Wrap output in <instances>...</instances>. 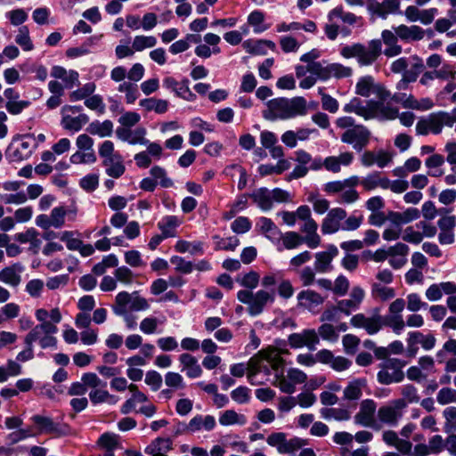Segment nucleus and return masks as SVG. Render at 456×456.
Listing matches in <instances>:
<instances>
[{
	"mask_svg": "<svg viewBox=\"0 0 456 456\" xmlns=\"http://www.w3.org/2000/svg\"><path fill=\"white\" fill-rule=\"evenodd\" d=\"M266 106L267 109L263 111V117L271 121L291 119L305 116L308 112L307 102L302 96L274 98L270 100Z\"/></svg>",
	"mask_w": 456,
	"mask_h": 456,
	"instance_id": "f257e3e1",
	"label": "nucleus"
},
{
	"mask_svg": "<svg viewBox=\"0 0 456 456\" xmlns=\"http://www.w3.org/2000/svg\"><path fill=\"white\" fill-rule=\"evenodd\" d=\"M382 52V44L379 39H373L365 46L356 43L342 47L340 53L344 58H356L359 65L370 66L376 61Z\"/></svg>",
	"mask_w": 456,
	"mask_h": 456,
	"instance_id": "f03ea898",
	"label": "nucleus"
},
{
	"mask_svg": "<svg viewBox=\"0 0 456 456\" xmlns=\"http://www.w3.org/2000/svg\"><path fill=\"white\" fill-rule=\"evenodd\" d=\"M99 156L102 159L105 173L115 179L122 176L126 171L123 157L115 151L111 141H104L99 146Z\"/></svg>",
	"mask_w": 456,
	"mask_h": 456,
	"instance_id": "7ed1b4c3",
	"label": "nucleus"
},
{
	"mask_svg": "<svg viewBox=\"0 0 456 456\" xmlns=\"http://www.w3.org/2000/svg\"><path fill=\"white\" fill-rule=\"evenodd\" d=\"M240 302L248 305V312L250 315L260 314L268 303L275 299L274 292L260 289L256 293L248 289H241L237 293Z\"/></svg>",
	"mask_w": 456,
	"mask_h": 456,
	"instance_id": "20e7f679",
	"label": "nucleus"
},
{
	"mask_svg": "<svg viewBox=\"0 0 456 456\" xmlns=\"http://www.w3.org/2000/svg\"><path fill=\"white\" fill-rule=\"evenodd\" d=\"M112 308L115 314H125L126 309L136 312L146 311L150 308V304L137 291L133 293L122 291L116 296Z\"/></svg>",
	"mask_w": 456,
	"mask_h": 456,
	"instance_id": "39448f33",
	"label": "nucleus"
},
{
	"mask_svg": "<svg viewBox=\"0 0 456 456\" xmlns=\"http://www.w3.org/2000/svg\"><path fill=\"white\" fill-rule=\"evenodd\" d=\"M297 218L303 221L300 231L305 234V243L310 248H316L321 244V237L317 233L318 224L312 217L311 209L306 205L297 208Z\"/></svg>",
	"mask_w": 456,
	"mask_h": 456,
	"instance_id": "423d86ee",
	"label": "nucleus"
},
{
	"mask_svg": "<svg viewBox=\"0 0 456 456\" xmlns=\"http://www.w3.org/2000/svg\"><path fill=\"white\" fill-rule=\"evenodd\" d=\"M405 362L397 358H389L379 364V371L377 374L378 381L382 385L402 382L404 379L403 368Z\"/></svg>",
	"mask_w": 456,
	"mask_h": 456,
	"instance_id": "0eeeda50",
	"label": "nucleus"
},
{
	"mask_svg": "<svg viewBox=\"0 0 456 456\" xmlns=\"http://www.w3.org/2000/svg\"><path fill=\"white\" fill-rule=\"evenodd\" d=\"M57 331V326L52 322L39 323L26 335L27 341L28 344L37 341L42 348H56L57 338L53 335Z\"/></svg>",
	"mask_w": 456,
	"mask_h": 456,
	"instance_id": "6e6552de",
	"label": "nucleus"
},
{
	"mask_svg": "<svg viewBox=\"0 0 456 456\" xmlns=\"http://www.w3.org/2000/svg\"><path fill=\"white\" fill-rule=\"evenodd\" d=\"M81 106L65 105L61 108V126L70 132H78L88 123L89 118L86 114L79 113Z\"/></svg>",
	"mask_w": 456,
	"mask_h": 456,
	"instance_id": "1a4fd4ad",
	"label": "nucleus"
},
{
	"mask_svg": "<svg viewBox=\"0 0 456 456\" xmlns=\"http://www.w3.org/2000/svg\"><path fill=\"white\" fill-rule=\"evenodd\" d=\"M270 446L276 447L279 453L291 454L307 444V441L299 437L287 439V435L282 432L272 433L266 439Z\"/></svg>",
	"mask_w": 456,
	"mask_h": 456,
	"instance_id": "9d476101",
	"label": "nucleus"
},
{
	"mask_svg": "<svg viewBox=\"0 0 456 456\" xmlns=\"http://www.w3.org/2000/svg\"><path fill=\"white\" fill-rule=\"evenodd\" d=\"M307 375L297 368H289L287 374H275L273 384L286 394H293L296 391V386L306 381Z\"/></svg>",
	"mask_w": 456,
	"mask_h": 456,
	"instance_id": "9b49d317",
	"label": "nucleus"
},
{
	"mask_svg": "<svg viewBox=\"0 0 456 456\" xmlns=\"http://www.w3.org/2000/svg\"><path fill=\"white\" fill-rule=\"evenodd\" d=\"M355 94L362 97L373 94L381 101H387L391 97L390 92L383 85L376 83L373 77L369 75L359 78L355 85Z\"/></svg>",
	"mask_w": 456,
	"mask_h": 456,
	"instance_id": "f8f14e48",
	"label": "nucleus"
},
{
	"mask_svg": "<svg viewBox=\"0 0 456 456\" xmlns=\"http://www.w3.org/2000/svg\"><path fill=\"white\" fill-rule=\"evenodd\" d=\"M436 233V228L426 221H420L415 225L406 227L402 234V239L411 244H419L425 237L432 238Z\"/></svg>",
	"mask_w": 456,
	"mask_h": 456,
	"instance_id": "ddd939ff",
	"label": "nucleus"
},
{
	"mask_svg": "<svg viewBox=\"0 0 456 456\" xmlns=\"http://www.w3.org/2000/svg\"><path fill=\"white\" fill-rule=\"evenodd\" d=\"M370 139V130L362 125H356L350 129H346L341 134V141L352 145V147L357 151H361L365 148L368 145Z\"/></svg>",
	"mask_w": 456,
	"mask_h": 456,
	"instance_id": "4468645a",
	"label": "nucleus"
},
{
	"mask_svg": "<svg viewBox=\"0 0 456 456\" xmlns=\"http://www.w3.org/2000/svg\"><path fill=\"white\" fill-rule=\"evenodd\" d=\"M379 108L374 100L362 101L360 98L354 97L348 103L345 104L343 110L346 113H354L365 120L376 118V110Z\"/></svg>",
	"mask_w": 456,
	"mask_h": 456,
	"instance_id": "2eb2a0df",
	"label": "nucleus"
},
{
	"mask_svg": "<svg viewBox=\"0 0 456 456\" xmlns=\"http://www.w3.org/2000/svg\"><path fill=\"white\" fill-rule=\"evenodd\" d=\"M405 307V301L403 298H396L388 307L389 314L385 318V324L390 327L396 335L405 328V323L402 315V312Z\"/></svg>",
	"mask_w": 456,
	"mask_h": 456,
	"instance_id": "dca6fc26",
	"label": "nucleus"
},
{
	"mask_svg": "<svg viewBox=\"0 0 456 456\" xmlns=\"http://www.w3.org/2000/svg\"><path fill=\"white\" fill-rule=\"evenodd\" d=\"M404 409L403 401H392L390 403L381 406L378 410L379 422L390 427H395L403 416Z\"/></svg>",
	"mask_w": 456,
	"mask_h": 456,
	"instance_id": "f3484780",
	"label": "nucleus"
},
{
	"mask_svg": "<svg viewBox=\"0 0 456 456\" xmlns=\"http://www.w3.org/2000/svg\"><path fill=\"white\" fill-rule=\"evenodd\" d=\"M346 217V211L340 208H333L329 210L323 218L321 230L323 234H333L342 230V221Z\"/></svg>",
	"mask_w": 456,
	"mask_h": 456,
	"instance_id": "a211bd4d",
	"label": "nucleus"
},
{
	"mask_svg": "<svg viewBox=\"0 0 456 456\" xmlns=\"http://www.w3.org/2000/svg\"><path fill=\"white\" fill-rule=\"evenodd\" d=\"M67 210L64 207H56L49 215L42 214L36 217V224L42 229H60L65 224Z\"/></svg>",
	"mask_w": 456,
	"mask_h": 456,
	"instance_id": "6ab92c4d",
	"label": "nucleus"
},
{
	"mask_svg": "<svg viewBox=\"0 0 456 456\" xmlns=\"http://www.w3.org/2000/svg\"><path fill=\"white\" fill-rule=\"evenodd\" d=\"M33 149L34 139L28 135L12 143L7 150V155L12 161H21L30 157Z\"/></svg>",
	"mask_w": 456,
	"mask_h": 456,
	"instance_id": "aec40b11",
	"label": "nucleus"
},
{
	"mask_svg": "<svg viewBox=\"0 0 456 456\" xmlns=\"http://www.w3.org/2000/svg\"><path fill=\"white\" fill-rule=\"evenodd\" d=\"M289 344L293 348L306 346L309 350H315L320 338L314 330H304L300 333H292L288 338Z\"/></svg>",
	"mask_w": 456,
	"mask_h": 456,
	"instance_id": "412c9836",
	"label": "nucleus"
},
{
	"mask_svg": "<svg viewBox=\"0 0 456 456\" xmlns=\"http://www.w3.org/2000/svg\"><path fill=\"white\" fill-rule=\"evenodd\" d=\"M377 404L373 400L366 399L360 403L359 411L354 415V422L357 425L368 428H375L376 421L374 415Z\"/></svg>",
	"mask_w": 456,
	"mask_h": 456,
	"instance_id": "4be33fe9",
	"label": "nucleus"
},
{
	"mask_svg": "<svg viewBox=\"0 0 456 456\" xmlns=\"http://www.w3.org/2000/svg\"><path fill=\"white\" fill-rule=\"evenodd\" d=\"M364 290L359 286H354L351 289L349 298L341 299L337 302V304L338 305V309L340 310L341 314L349 316L352 314V312H354L359 309L361 304L364 299Z\"/></svg>",
	"mask_w": 456,
	"mask_h": 456,
	"instance_id": "5701e85b",
	"label": "nucleus"
},
{
	"mask_svg": "<svg viewBox=\"0 0 456 456\" xmlns=\"http://www.w3.org/2000/svg\"><path fill=\"white\" fill-rule=\"evenodd\" d=\"M350 323L354 327L364 329L370 335L379 332L383 325L380 315L376 314L371 317H366L363 314L354 315L350 320Z\"/></svg>",
	"mask_w": 456,
	"mask_h": 456,
	"instance_id": "b1692460",
	"label": "nucleus"
},
{
	"mask_svg": "<svg viewBox=\"0 0 456 456\" xmlns=\"http://www.w3.org/2000/svg\"><path fill=\"white\" fill-rule=\"evenodd\" d=\"M31 419L33 423L37 425L40 433L53 434L56 436H66L69 433V428L67 426H61L54 423L49 417L35 415Z\"/></svg>",
	"mask_w": 456,
	"mask_h": 456,
	"instance_id": "393cba45",
	"label": "nucleus"
},
{
	"mask_svg": "<svg viewBox=\"0 0 456 456\" xmlns=\"http://www.w3.org/2000/svg\"><path fill=\"white\" fill-rule=\"evenodd\" d=\"M297 299L298 307L310 312H314L317 306L322 305L324 302V297L321 294L311 289L300 291Z\"/></svg>",
	"mask_w": 456,
	"mask_h": 456,
	"instance_id": "a878e982",
	"label": "nucleus"
},
{
	"mask_svg": "<svg viewBox=\"0 0 456 456\" xmlns=\"http://www.w3.org/2000/svg\"><path fill=\"white\" fill-rule=\"evenodd\" d=\"M338 254L336 246L330 245L326 251L318 252L315 254L314 269L316 272L324 273L332 269L331 262Z\"/></svg>",
	"mask_w": 456,
	"mask_h": 456,
	"instance_id": "bb28decb",
	"label": "nucleus"
},
{
	"mask_svg": "<svg viewBox=\"0 0 456 456\" xmlns=\"http://www.w3.org/2000/svg\"><path fill=\"white\" fill-rule=\"evenodd\" d=\"M117 137L130 144H147L148 141L145 139L146 129L143 127H137L131 130L130 127H118L116 130Z\"/></svg>",
	"mask_w": 456,
	"mask_h": 456,
	"instance_id": "cd10ccee",
	"label": "nucleus"
},
{
	"mask_svg": "<svg viewBox=\"0 0 456 456\" xmlns=\"http://www.w3.org/2000/svg\"><path fill=\"white\" fill-rule=\"evenodd\" d=\"M416 132L419 135H427L429 133L440 134L442 130L438 113H432L427 118H420L416 124Z\"/></svg>",
	"mask_w": 456,
	"mask_h": 456,
	"instance_id": "c85d7f7f",
	"label": "nucleus"
},
{
	"mask_svg": "<svg viewBox=\"0 0 456 456\" xmlns=\"http://www.w3.org/2000/svg\"><path fill=\"white\" fill-rule=\"evenodd\" d=\"M382 439L389 446L395 447L399 453L410 455L412 444L405 439H402L393 430H386L382 433Z\"/></svg>",
	"mask_w": 456,
	"mask_h": 456,
	"instance_id": "c756f323",
	"label": "nucleus"
},
{
	"mask_svg": "<svg viewBox=\"0 0 456 456\" xmlns=\"http://www.w3.org/2000/svg\"><path fill=\"white\" fill-rule=\"evenodd\" d=\"M409 66L411 69L403 74V78L397 86L399 89L404 88L410 82H414L424 69L422 60L416 55L410 57Z\"/></svg>",
	"mask_w": 456,
	"mask_h": 456,
	"instance_id": "7c9ffc66",
	"label": "nucleus"
},
{
	"mask_svg": "<svg viewBox=\"0 0 456 456\" xmlns=\"http://www.w3.org/2000/svg\"><path fill=\"white\" fill-rule=\"evenodd\" d=\"M24 267L14 264L0 271V281L12 287H18L21 282V273Z\"/></svg>",
	"mask_w": 456,
	"mask_h": 456,
	"instance_id": "2f4dec72",
	"label": "nucleus"
},
{
	"mask_svg": "<svg viewBox=\"0 0 456 456\" xmlns=\"http://www.w3.org/2000/svg\"><path fill=\"white\" fill-rule=\"evenodd\" d=\"M248 381L254 385H261L264 383L262 380H257L256 377L260 373H265L266 376L270 375L269 366L260 357V359H251L248 364Z\"/></svg>",
	"mask_w": 456,
	"mask_h": 456,
	"instance_id": "473e14b6",
	"label": "nucleus"
},
{
	"mask_svg": "<svg viewBox=\"0 0 456 456\" xmlns=\"http://www.w3.org/2000/svg\"><path fill=\"white\" fill-rule=\"evenodd\" d=\"M179 362L182 365V371H185L189 378H198L202 374V369L198 363L197 359L190 354H182L179 356Z\"/></svg>",
	"mask_w": 456,
	"mask_h": 456,
	"instance_id": "72a5a7b5",
	"label": "nucleus"
},
{
	"mask_svg": "<svg viewBox=\"0 0 456 456\" xmlns=\"http://www.w3.org/2000/svg\"><path fill=\"white\" fill-rule=\"evenodd\" d=\"M216 427V419L211 415L202 416L196 415L193 417L188 426L187 430L194 433L200 430L210 431Z\"/></svg>",
	"mask_w": 456,
	"mask_h": 456,
	"instance_id": "f704fd0d",
	"label": "nucleus"
},
{
	"mask_svg": "<svg viewBox=\"0 0 456 456\" xmlns=\"http://www.w3.org/2000/svg\"><path fill=\"white\" fill-rule=\"evenodd\" d=\"M396 35L403 41H419L421 40L424 36V30L416 25L406 26L400 25L395 28Z\"/></svg>",
	"mask_w": 456,
	"mask_h": 456,
	"instance_id": "c9c22d12",
	"label": "nucleus"
},
{
	"mask_svg": "<svg viewBox=\"0 0 456 456\" xmlns=\"http://www.w3.org/2000/svg\"><path fill=\"white\" fill-rule=\"evenodd\" d=\"M242 46L248 53L259 55L265 54L267 48L273 51L276 47L273 41L265 39H248L243 42Z\"/></svg>",
	"mask_w": 456,
	"mask_h": 456,
	"instance_id": "e433bc0d",
	"label": "nucleus"
},
{
	"mask_svg": "<svg viewBox=\"0 0 456 456\" xmlns=\"http://www.w3.org/2000/svg\"><path fill=\"white\" fill-rule=\"evenodd\" d=\"M360 183V179L356 175H353L344 180L328 182L323 186V191L327 194L341 193L342 191L346 189L348 186H356Z\"/></svg>",
	"mask_w": 456,
	"mask_h": 456,
	"instance_id": "4c0bfd02",
	"label": "nucleus"
},
{
	"mask_svg": "<svg viewBox=\"0 0 456 456\" xmlns=\"http://www.w3.org/2000/svg\"><path fill=\"white\" fill-rule=\"evenodd\" d=\"M16 240L20 243H29L28 250L33 254L38 253L42 244V240L38 237V232L34 228L28 229L24 232L17 233Z\"/></svg>",
	"mask_w": 456,
	"mask_h": 456,
	"instance_id": "58836bf2",
	"label": "nucleus"
},
{
	"mask_svg": "<svg viewBox=\"0 0 456 456\" xmlns=\"http://www.w3.org/2000/svg\"><path fill=\"white\" fill-rule=\"evenodd\" d=\"M170 438L159 437L152 441L145 449V452L151 456H167V453L172 449Z\"/></svg>",
	"mask_w": 456,
	"mask_h": 456,
	"instance_id": "ea45409f",
	"label": "nucleus"
},
{
	"mask_svg": "<svg viewBox=\"0 0 456 456\" xmlns=\"http://www.w3.org/2000/svg\"><path fill=\"white\" fill-rule=\"evenodd\" d=\"M113 123L107 119L102 122L95 120L91 122L86 127L88 134L92 135H97L99 137H109L113 133Z\"/></svg>",
	"mask_w": 456,
	"mask_h": 456,
	"instance_id": "a19ab883",
	"label": "nucleus"
},
{
	"mask_svg": "<svg viewBox=\"0 0 456 456\" xmlns=\"http://www.w3.org/2000/svg\"><path fill=\"white\" fill-rule=\"evenodd\" d=\"M259 354L260 357L269 363L274 370H278L279 368L283 366L284 360L281 356V352L276 347H268L264 349L259 353Z\"/></svg>",
	"mask_w": 456,
	"mask_h": 456,
	"instance_id": "79ce46f5",
	"label": "nucleus"
},
{
	"mask_svg": "<svg viewBox=\"0 0 456 456\" xmlns=\"http://www.w3.org/2000/svg\"><path fill=\"white\" fill-rule=\"evenodd\" d=\"M89 399L93 404L99 403H109V404H116L118 401V398L110 394L105 387H99L94 390H91L89 392Z\"/></svg>",
	"mask_w": 456,
	"mask_h": 456,
	"instance_id": "37998d69",
	"label": "nucleus"
},
{
	"mask_svg": "<svg viewBox=\"0 0 456 456\" xmlns=\"http://www.w3.org/2000/svg\"><path fill=\"white\" fill-rule=\"evenodd\" d=\"M250 197L253 201L264 211L270 210L273 207L271 191L266 188H260L252 192Z\"/></svg>",
	"mask_w": 456,
	"mask_h": 456,
	"instance_id": "c03bdc74",
	"label": "nucleus"
},
{
	"mask_svg": "<svg viewBox=\"0 0 456 456\" xmlns=\"http://www.w3.org/2000/svg\"><path fill=\"white\" fill-rule=\"evenodd\" d=\"M164 322L165 318L161 320L154 316H148L141 321L139 329L145 335H152L160 332L159 327Z\"/></svg>",
	"mask_w": 456,
	"mask_h": 456,
	"instance_id": "a18cd8bd",
	"label": "nucleus"
},
{
	"mask_svg": "<svg viewBox=\"0 0 456 456\" xmlns=\"http://www.w3.org/2000/svg\"><path fill=\"white\" fill-rule=\"evenodd\" d=\"M180 224L179 219L175 216H165L158 223L159 229L165 238L175 237V229Z\"/></svg>",
	"mask_w": 456,
	"mask_h": 456,
	"instance_id": "49530a36",
	"label": "nucleus"
},
{
	"mask_svg": "<svg viewBox=\"0 0 456 456\" xmlns=\"http://www.w3.org/2000/svg\"><path fill=\"white\" fill-rule=\"evenodd\" d=\"M366 386L365 379H354L345 387L344 398L346 400H358L362 394V388Z\"/></svg>",
	"mask_w": 456,
	"mask_h": 456,
	"instance_id": "de8ad7c7",
	"label": "nucleus"
},
{
	"mask_svg": "<svg viewBox=\"0 0 456 456\" xmlns=\"http://www.w3.org/2000/svg\"><path fill=\"white\" fill-rule=\"evenodd\" d=\"M219 423L222 426H244L247 423V419L243 414H240L234 410H226L220 414Z\"/></svg>",
	"mask_w": 456,
	"mask_h": 456,
	"instance_id": "09e8293b",
	"label": "nucleus"
},
{
	"mask_svg": "<svg viewBox=\"0 0 456 456\" xmlns=\"http://www.w3.org/2000/svg\"><path fill=\"white\" fill-rule=\"evenodd\" d=\"M328 18L330 22H336V20H339L349 25L354 24L358 19L354 13L344 11L342 7L332 9L329 12Z\"/></svg>",
	"mask_w": 456,
	"mask_h": 456,
	"instance_id": "8fccbe9b",
	"label": "nucleus"
},
{
	"mask_svg": "<svg viewBox=\"0 0 456 456\" xmlns=\"http://www.w3.org/2000/svg\"><path fill=\"white\" fill-rule=\"evenodd\" d=\"M139 104L147 111L154 110L159 114L167 112L168 107L167 101L156 98H148L141 100Z\"/></svg>",
	"mask_w": 456,
	"mask_h": 456,
	"instance_id": "3c124183",
	"label": "nucleus"
},
{
	"mask_svg": "<svg viewBox=\"0 0 456 456\" xmlns=\"http://www.w3.org/2000/svg\"><path fill=\"white\" fill-rule=\"evenodd\" d=\"M371 296L373 298L380 301H387L395 296L393 288L382 285L379 282H374L371 285Z\"/></svg>",
	"mask_w": 456,
	"mask_h": 456,
	"instance_id": "603ef678",
	"label": "nucleus"
},
{
	"mask_svg": "<svg viewBox=\"0 0 456 456\" xmlns=\"http://www.w3.org/2000/svg\"><path fill=\"white\" fill-rule=\"evenodd\" d=\"M321 416L327 419H335L338 421L348 420L351 417L349 411L341 408H322L320 410Z\"/></svg>",
	"mask_w": 456,
	"mask_h": 456,
	"instance_id": "864d4df0",
	"label": "nucleus"
},
{
	"mask_svg": "<svg viewBox=\"0 0 456 456\" xmlns=\"http://www.w3.org/2000/svg\"><path fill=\"white\" fill-rule=\"evenodd\" d=\"M290 167V163L284 159H279L276 165H260L258 167V172L262 176L272 175V174H281L285 170H288Z\"/></svg>",
	"mask_w": 456,
	"mask_h": 456,
	"instance_id": "5fc2aeb1",
	"label": "nucleus"
},
{
	"mask_svg": "<svg viewBox=\"0 0 456 456\" xmlns=\"http://www.w3.org/2000/svg\"><path fill=\"white\" fill-rule=\"evenodd\" d=\"M282 242V245L287 249H294L305 242L303 236L296 232H287L278 236Z\"/></svg>",
	"mask_w": 456,
	"mask_h": 456,
	"instance_id": "6e6d98bb",
	"label": "nucleus"
},
{
	"mask_svg": "<svg viewBox=\"0 0 456 456\" xmlns=\"http://www.w3.org/2000/svg\"><path fill=\"white\" fill-rule=\"evenodd\" d=\"M434 103L429 98L418 100L412 94H408L404 108L425 111L432 109Z\"/></svg>",
	"mask_w": 456,
	"mask_h": 456,
	"instance_id": "4d7b16f0",
	"label": "nucleus"
},
{
	"mask_svg": "<svg viewBox=\"0 0 456 456\" xmlns=\"http://www.w3.org/2000/svg\"><path fill=\"white\" fill-rule=\"evenodd\" d=\"M97 444L103 450L114 451L120 446L119 436L113 433H104L99 437Z\"/></svg>",
	"mask_w": 456,
	"mask_h": 456,
	"instance_id": "13d9d810",
	"label": "nucleus"
},
{
	"mask_svg": "<svg viewBox=\"0 0 456 456\" xmlns=\"http://www.w3.org/2000/svg\"><path fill=\"white\" fill-rule=\"evenodd\" d=\"M118 91L126 94V102L128 104L134 103L139 95L137 85L127 80L119 84Z\"/></svg>",
	"mask_w": 456,
	"mask_h": 456,
	"instance_id": "bf43d9fd",
	"label": "nucleus"
},
{
	"mask_svg": "<svg viewBox=\"0 0 456 456\" xmlns=\"http://www.w3.org/2000/svg\"><path fill=\"white\" fill-rule=\"evenodd\" d=\"M375 102L379 106V108L375 111L376 118L391 120L398 117V110L396 108H394L389 105H385V101H381L379 99H378Z\"/></svg>",
	"mask_w": 456,
	"mask_h": 456,
	"instance_id": "052dcab7",
	"label": "nucleus"
},
{
	"mask_svg": "<svg viewBox=\"0 0 456 456\" xmlns=\"http://www.w3.org/2000/svg\"><path fill=\"white\" fill-rule=\"evenodd\" d=\"M402 398L396 399L395 401H403L404 408L408 403H414L419 401L418 389L411 384H407L401 388Z\"/></svg>",
	"mask_w": 456,
	"mask_h": 456,
	"instance_id": "680f3d73",
	"label": "nucleus"
},
{
	"mask_svg": "<svg viewBox=\"0 0 456 456\" xmlns=\"http://www.w3.org/2000/svg\"><path fill=\"white\" fill-rule=\"evenodd\" d=\"M329 79L335 77L337 79L349 77L353 75V69L350 67L344 66L340 63L329 64Z\"/></svg>",
	"mask_w": 456,
	"mask_h": 456,
	"instance_id": "e2e57ef3",
	"label": "nucleus"
},
{
	"mask_svg": "<svg viewBox=\"0 0 456 456\" xmlns=\"http://www.w3.org/2000/svg\"><path fill=\"white\" fill-rule=\"evenodd\" d=\"M157 44V39L153 36H135L133 40V47L134 52H142L144 49L151 48Z\"/></svg>",
	"mask_w": 456,
	"mask_h": 456,
	"instance_id": "0e129e2a",
	"label": "nucleus"
},
{
	"mask_svg": "<svg viewBox=\"0 0 456 456\" xmlns=\"http://www.w3.org/2000/svg\"><path fill=\"white\" fill-rule=\"evenodd\" d=\"M421 341V332L419 331H411L408 333L406 343H407V350L406 354L409 357H415L419 347L418 344H420Z\"/></svg>",
	"mask_w": 456,
	"mask_h": 456,
	"instance_id": "69168bd1",
	"label": "nucleus"
},
{
	"mask_svg": "<svg viewBox=\"0 0 456 456\" xmlns=\"http://www.w3.org/2000/svg\"><path fill=\"white\" fill-rule=\"evenodd\" d=\"M175 248L176 251L180 252V253H185V252H189L191 253V255H195L197 253H202V243L198 241V242H189V241H186V240H178L175 246Z\"/></svg>",
	"mask_w": 456,
	"mask_h": 456,
	"instance_id": "338daca9",
	"label": "nucleus"
},
{
	"mask_svg": "<svg viewBox=\"0 0 456 456\" xmlns=\"http://www.w3.org/2000/svg\"><path fill=\"white\" fill-rule=\"evenodd\" d=\"M15 42L24 51H31L33 49V44L29 37V31L26 26H22L19 28L18 34L15 37Z\"/></svg>",
	"mask_w": 456,
	"mask_h": 456,
	"instance_id": "774afa93",
	"label": "nucleus"
}]
</instances>
